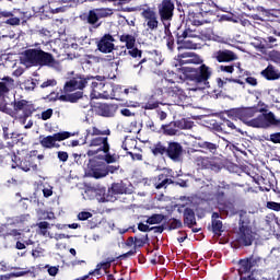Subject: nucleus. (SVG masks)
<instances>
[{
  "label": "nucleus",
  "instance_id": "f257e3e1",
  "mask_svg": "<svg viewBox=\"0 0 280 280\" xmlns=\"http://www.w3.org/2000/svg\"><path fill=\"white\" fill-rule=\"evenodd\" d=\"M11 106L12 108L8 107V103L1 102L0 113H4L9 117H12V119H16L22 126H25L27 119L36 113V105L25 98H14L11 102Z\"/></svg>",
  "mask_w": 280,
  "mask_h": 280
},
{
  "label": "nucleus",
  "instance_id": "f03ea898",
  "mask_svg": "<svg viewBox=\"0 0 280 280\" xmlns=\"http://www.w3.org/2000/svg\"><path fill=\"white\" fill-rule=\"evenodd\" d=\"M236 215L238 217V229L236 231V242L241 246H253L255 242V231L253 225L255 224V213L248 210H237Z\"/></svg>",
  "mask_w": 280,
  "mask_h": 280
},
{
  "label": "nucleus",
  "instance_id": "7ed1b4c3",
  "mask_svg": "<svg viewBox=\"0 0 280 280\" xmlns=\"http://www.w3.org/2000/svg\"><path fill=\"white\" fill-rule=\"evenodd\" d=\"M233 191H235V184L220 182L219 185L214 186L212 192L205 195V198L208 202H217L222 211H231L233 203L229 200V195Z\"/></svg>",
  "mask_w": 280,
  "mask_h": 280
},
{
  "label": "nucleus",
  "instance_id": "20e7f679",
  "mask_svg": "<svg viewBox=\"0 0 280 280\" xmlns=\"http://www.w3.org/2000/svg\"><path fill=\"white\" fill-rule=\"evenodd\" d=\"M23 60L26 65H31V67H56V65H58V61L51 52L38 48L24 50Z\"/></svg>",
  "mask_w": 280,
  "mask_h": 280
},
{
  "label": "nucleus",
  "instance_id": "39448f33",
  "mask_svg": "<svg viewBox=\"0 0 280 280\" xmlns=\"http://www.w3.org/2000/svg\"><path fill=\"white\" fill-rule=\"evenodd\" d=\"M183 71L186 80H190V82L202 86V89L209 88V79L213 73L209 66L203 63L198 68L185 67Z\"/></svg>",
  "mask_w": 280,
  "mask_h": 280
},
{
  "label": "nucleus",
  "instance_id": "423d86ee",
  "mask_svg": "<svg viewBox=\"0 0 280 280\" xmlns=\"http://www.w3.org/2000/svg\"><path fill=\"white\" fill-rule=\"evenodd\" d=\"M158 91L161 93V95L165 94L167 97L175 98L173 102L174 104H180L183 100L187 98V95H185V90L180 89L175 83H172L165 79H161L156 83Z\"/></svg>",
  "mask_w": 280,
  "mask_h": 280
},
{
  "label": "nucleus",
  "instance_id": "0eeeda50",
  "mask_svg": "<svg viewBox=\"0 0 280 280\" xmlns=\"http://www.w3.org/2000/svg\"><path fill=\"white\" fill-rule=\"evenodd\" d=\"M73 137V133L69 131H59L49 136H39V144L44 150H58L60 148V143L58 141H66V139H70Z\"/></svg>",
  "mask_w": 280,
  "mask_h": 280
},
{
  "label": "nucleus",
  "instance_id": "6e6552de",
  "mask_svg": "<svg viewBox=\"0 0 280 280\" xmlns=\"http://www.w3.org/2000/svg\"><path fill=\"white\" fill-rule=\"evenodd\" d=\"M257 113H264V109H260L257 106L252 107H238L225 110V115L230 117V119H240L244 124H247Z\"/></svg>",
  "mask_w": 280,
  "mask_h": 280
},
{
  "label": "nucleus",
  "instance_id": "1a4fd4ad",
  "mask_svg": "<svg viewBox=\"0 0 280 280\" xmlns=\"http://www.w3.org/2000/svg\"><path fill=\"white\" fill-rule=\"evenodd\" d=\"M246 126L250 128H270V126H275L276 128H280V119H277L275 113L269 112L265 115H259L256 118H250L248 122H245Z\"/></svg>",
  "mask_w": 280,
  "mask_h": 280
},
{
  "label": "nucleus",
  "instance_id": "9d476101",
  "mask_svg": "<svg viewBox=\"0 0 280 280\" xmlns=\"http://www.w3.org/2000/svg\"><path fill=\"white\" fill-rule=\"evenodd\" d=\"M11 167L12 170H22V172H38V164H36V160L32 155H25L24 158H20L15 153L11 156Z\"/></svg>",
  "mask_w": 280,
  "mask_h": 280
},
{
  "label": "nucleus",
  "instance_id": "9b49d317",
  "mask_svg": "<svg viewBox=\"0 0 280 280\" xmlns=\"http://www.w3.org/2000/svg\"><path fill=\"white\" fill-rule=\"evenodd\" d=\"M91 82V75L75 74L63 85L65 93H73V91H84L86 84Z\"/></svg>",
  "mask_w": 280,
  "mask_h": 280
},
{
  "label": "nucleus",
  "instance_id": "f8f14e48",
  "mask_svg": "<svg viewBox=\"0 0 280 280\" xmlns=\"http://www.w3.org/2000/svg\"><path fill=\"white\" fill-rule=\"evenodd\" d=\"M259 264H261V257H248L238 260V277L245 275H254L255 268H259Z\"/></svg>",
  "mask_w": 280,
  "mask_h": 280
},
{
  "label": "nucleus",
  "instance_id": "ddd939ff",
  "mask_svg": "<svg viewBox=\"0 0 280 280\" xmlns=\"http://www.w3.org/2000/svg\"><path fill=\"white\" fill-rule=\"evenodd\" d=\"M89 148H97L96 150H89L88 156H95L100 152H107L110 150V142H108V136H97L90 140Z\"/></svg>",
  "mask_w": 280,
  "mask_h": 280
},
{
  "label": "nucleus",
  "instance_id": "4468645a",
  "mask_svg": "<svg viewBox=\"0 0 280 280\" xmlns=\"http://www.w3.org/2000/svg\"><path fill=\"white\" fill-rule=\"evenodd\" d=\"M174 10H176V5L173 0H162L160 4H158V13L162 23H167L174 19Z\"/></svg>",
  "mask_w": 280,
  "mask_h": 280
},
{
  "label": "nucleus",
  "instance_id": "2eb2a0df",
  "mask_svg": "<svg viewBox=\"0 0 280 280\" xmlns=\"http://www.w3.org/2000/svg\"><path fill=\"white\" fill-rule=\"evenodd\" d=\"M183 144L179 142L173 140L166 142V156L171 159V161L178 163V161L183 159Z\"/></svg>",
  "mask_w": 280,
  "mask_h": 280
},
{
  "label": "nucleus",
  "instance_id": "dca6fc26",
  "mask_svg": "<svg viewBox=\"0 0 280 280\" xmlns=\"http://www.w3.org/2000/svg\"><path fill=\"white\" fill-rule=\"evenodd\" d=\"M91 82V97L92 100H100L102 97V90L104 89V82H106V77L104 75H90Z\"/></svg>",
  "mask_w": 280,
  "mask_h": 280
},
{
  "label": "nucleus",
  "instance_id": "f3484780",
  "mask_svg": "<svg viewBox=\"0 0 280 280\" xmlns=\"http://www.w3.org/2000/svg\"><path fill=\"white\" fill-rule=\"evenodd\" d=\"M142 19H144L147 23L148 30H151V32H154V30H159V15L156 14V11L152 8H147L141 12Z\"/></svg>",
  "mask_w": 280,
  "mask_h": 280
},
{
  "label": "nucleus",
  "instance_id": "a211bd4d",
  "mask_svg": "<svg viewBox=\"0 0 280 280\" xmlns=\"http://www.w3.org/2000/svg\"><path fill=\"white\" fill-rule=\"evenodd\" d=\"M115 37L110 34H105L98 42H97V49L102 54H110L115 49Z\"/></svg>",
  "mask_w": 280,
  "mask_h": 280
},
{
  "label": "nucleus",
  "instance_id": "6ab92c4d",
  "mask_svg": "<svg viewBox=\"0 0 280 280\" xmlns=\"http://www.w3.org/2000/svg\"><path fill=\"white\" fill-rule=\"evenodd\" d=\"M212 59L217 62H234V60H237V55L233 50L220 49L213 51Z\"/></svg>",
  "mask_w": 280,
  "mask_h": 280
},
{
  "label": "nucleus",
  "instance_id": "aec40b11",
  "mask_svg": "<svg viewBox=\"0 0 280 280\" xmlns=\"http://www.w3.org/2000/svg\"><path fill=\"white\" fill-rule=\"evenodd\" d=\"M95 113L101 117H115V114L117 113V104L97 103Z\"/></svg>",
  "mask_w": 280,
  "mask_h": 280
},
{
  "label": "nucleus",
  "instance_id": "412c9836",
  "mask_svg": "<svg viewBox=\"0 0 280 280\" xmlns=\"http://www.w3.org/2000/svg\"><path fill=\"white\" fill-rule=\"evenodd\" d=\"M188 21L191 23V25L196 26L205 25V23H211V20L206 18L200 10L189 11Z\"/></svg>",
  "mask_w": 280,
  "mask_h": 280
},
{
  "label": "nucleus",
  "instance_id": "4be33fe9",
  "mask_svg": "<svg viewBox=\"0 0 280 280\" xmlns=\"http://www.w3.org/2000/svg\"><path fill=\"white\" fill-rule=\"evenodd\" d=\"M177 65L183 67L184 65H198V56L194 52H182L175 57Z\"/></svg>",
  "mask_w": 280,
  "mask_h": 280
},
{
  "label": "nucleus",
  "instance_id": "5701e85b",
  "mask_svg": "<svg viewBox=\"0 0 280 280\" xmlns=\"http://www.w3.org/2000/svg\"><path fill=\"white\" fill-rule=\"evenodd\" d=\"M90 174L92 178H106V163L96 162L95 164H92L90 168Z\"/></svg>",
  "mask_w": 280,
  "mask_h": 280
},
{
  "label": "nucleus",
  "instance_id": "b1692460",
  "mask_svg": "<svg viewBox=\"0 0 280 280\" xmlns=\"http://www.w3.org/2000/svg\"><path fill=\"white\" fill-rule=\"evenodd\" d=\"M96 200L98 202H115L117 200V197L110 194L109 190L106 191V188H97L95 190Z\"/></svg>",
  "mask_w": 280,
  "mask_h": 280
},
{
  "label": "nucleus",
  "instance_id": "393cba45",
  "mask_svg": "<svg viewBox=\"0 0 280 280\" xmlns=\"http://www.w3.org/2000/svg\"><path fill=\"white\" fill-rule=\"evenodd\" d=\"M183 218H184V224L188 229H194V226L198 224V222L196 221V212L191 208L184 209Z\"/></svg>",
  "mask_w": 280,
  "mask_h": 280
},
{
  "label": "nucleus",
  "instance_id": "a878e982",
  "mask_svg": "<svg viewBox=\"0 0 280 280\" xmlns=\"http://www.w3.org/2000/svg\"><path fill=\"white\" fill-rule=\"evenodd\" d=\"M170 185H174V182L170 176H167V174H160L155 177V189H167Z\"/></svg>",
  "mask_w": 280,
  "mask_h": 280
},
{
  "label": "nucleus",
  "instance_id": "bb28decb",
  "mask_svg": "<svg viewBox=\"0 0 280 280\" xmlns=\"http://www.w3.org/2000/svg\"><path fill=\"white\" fill-rule=\"evenodd\" d=\"M12 86H14V79L11 77L2 78L0 81V97H5L10 93Z\"/></svg>",
  "mask_w": 280,
  "mask_h": 280
},
{
  "label": "nucleus",
  "instance_id": "cd10ccee",
  "mask_svg": "<svg viewBox=\"0 0 280 280\" xmlns=\"http://www.w3.org/2000/svg\"><path fill=\"white\" fill-rule=\"evenodd\" d=\"M112 196H119L124 194H130V190L128 189V186L124 182L120 183H113L110 188H108Z\"/></svg>",
  "mask_w": 280,
  "mask_h": 280
},
{
  "label": "nucleus",
  "instance_id": "c85d7f7f",
  "mask_svg": "<svg viewBox=\"0 0 280 280\" xmlns=\"http://www.w3.org/2000/svg\"><path fill=\"white\" fill-rule=\"evenodd\" d=\"M100 100H115V88L113 84L106 83V81H104Z\"/></svg>",
  "mask_w": 280,
  "mask_h": 280
},
{
  "label": "nucleus",
  "instance_id": "c756f323",
  "mask_svg": "<svg viewBox=\"0 0 280 280\" xmlns=\"http://www.w3.org/2000/svg\"><path fill=\"white\" fill-rule=\"evenodd\" d=\"M161 130H163V135H166V137H175V135H178V125L176 121H171L170 124L162 125Z\"/></svg>",
  "mask_w": 280,
  "mask_h": 280
},
{
  "label": "nucleus",
  "instance_id": "7c9ffc66",
  "mask_svg": "<svg viewBox=\"0 0 280 280\" xmlns=\"http://www.w3.org/2000/svg\"><path fill=\"white\" fill-rule=\"evenodd\" d=\"M177 50L183 51V49H196L198 45L189 38L176 39Z\"/></svg>",
  "mask_w": 280,
  "mask_h": 280
},
{
  "label": "nucleus",
  "instance_id": "2f4dec72",
  "mask_svg": "<svg viewBox=\"0 0 280 280\" xmlns=\"http://www.w3.org/2000/svg\"><path fill=\"white\" fill-rule=\"evenodd\" d=\"M199 11L202 13V15L206 19H207V16H213V14H215V3L202 2L200 4Z\"/></svg>",
  "mask_w": 280,
  "mask_h": 280
},
{
  "label": "nucleus",
  "instance_id": "473e14b6",
  "mask_svg": "<svg viewBox=\"0 0 280 280\" xmlns=\"http://www.w3.org/2000/svg\"><path fill=\"white\" fill-rule=\"evenodd\" d=\"M119 40L121 43H125L126 49H132V47H135V45H137V37H135V35L125 33L122 35H119Z\"/></svg>",
  "mask_w": 280,
  "mask_h": 280
},
{
  "label": "nucleus",
  "instance_id": "72a5a7b5",
  "mask_svg": "<svg viewBox=\"0 0 280 280\" xmlns=\"http://www.w3.org/2000/svg\"><path fill=\"white\" fill-rule=\"evenodd\" d=\"M161 102H159V100H156L155 95H151L147 103H144L142 105L143 110H156L159 108V106H161Z\"/></svg>",
  "mask_w": 280,
  "mask_h": 280
},
{
  "label": "nucleus",
  "instance_id": "f704fd0d",
  "mask_svg": "<svg viewBox=\"0 0 280 280\" xmlns=\"http://www.w3.org/2000/svg\"><path fill=\"white\" fill-rule=\"evenodd\" d=\"M262 78H266V80H279L280 75L275 70V66L269 65L265 70L261 71Z\"/></svg>",
  "mask_w": 280,
  "mask_h": 280
},
{
  "label": "nucleus",
  "instance_id": "c9c22d12",
  "mask_svg": "<svg viewBox=\"0 0 280 280\" xmlns=\"http://www.w3.org/2000/svg\"><path fill=\"white\" fill-rule=\"evenodd\" d=\"M174 35L176 37V40L185 39V38H196V35L190 28H177V31L174 32Z\"/></svg>",
  "mask_w": 280,
  "mask_h": 280
},
{
  "label": "nucleus",
  "instance_id": "e433bc0d",
  "mask_svg": "<svg viewBox=\"0 0 280 280\" xmlns=\"http://www.w3.org/2000/svg\"><path fill=\"white\" fill-rule=\"evenodd\" d=\"M151 152L153 156H166L167 154V145L163 144L161 141H158L153 147L151 148Z\"/></svg>",
  "mask_w": 280,
  "mask_h": 280
},
{
  "label": "nucleus",
  "instance_id": "4c0bfd02",
  "mask_svg": "<svg viewBox=\"0 0 280 280\" xmlns=\"http://www.w3.org/2000/svg\"><path fill=\"white\" fill-rule=\"evenodd\" d=\"M198 147L201 148V150H206V152H210L211 154H215V152H218V149L220 148L218 143L209 141L198 142Z\"/></svg>",
  "mask_w": 280,
  "mask_h": 280
},
{
  "label": "nucleus",
  "instance_id": "58836bf2",
  "mask_svg": "<svg viewBox=\"0 0 280 280\" xmlns=\"http://www.w3.org/2000/svg\"><path fill=\"white\" fill-rule=\"evenodd\" d=\"M166 47L170 51H174L176 49V39L174 38V35H172V31L170 28L165 30V37Z\"/></svg>",
  "mask_w": 280,
  "mask_h": 280
},
{
  "label": "nucleus",
  "instance_id": "ea45409f",
  "mask_svg": "<svg viewBox=\"0 0 280 280\" xmlns=\"http://www.w3.org/2000/svg\"><path fill=\"white\" fill-rule=\"evenodd\" d=\"M37 226V234L43 235V237H47L49 235V229H51V225L47 221H40L39 223L36 224Z\"/></svg>",
  "mask_w": 280,
  "mask_h": 280
},
{
  "label": "nucleus",
  "instance_id": "a19ab883",
  "mask_svg": "<svg viewBox=\"0 0 280 280\" xmlns=\"http://www.w3.org/2000/svg\"><path fill=\"white\" fill-rule=\"evenodd\" d=\"M211 229L217 237H221L222 233H224V224L220 220H211Z\"/></svg>",
  "mask_w": 280,
  "mask_h": 280
},
{
  "label": "nucleus",
  "instance_id": "79ce46f5",
  "mask_svg": "<svg viewBox=\"0 0 280 280\" xmlns=\"http://www.w3.org/2000/svg\"><path fill=\"white\" fill-rule=\"evenodd\" d=\"M105 153L103 161H105L106 165H110L113 163H117L119 160V154L117 153H110V149H107V151H103Z\"/></svg>",
  "mask_w": 280,
  "mask_h": 280
},
{
  "label": "nucleus",
  "instance_id": "37998d69",
  "mask_svg": "<svg viewBox=\"0 0 280 280\" xmlns=\"http://www.w3.org/2000/svg\"><path fill=\"white\" fill-rule=\"evenodd\" d=\"M113 262H115V258H113V257L106 258V261H105V262H101V264H98V265L96 266V268H95V270H94L95 275H101V270H102V269H103V270H108V269H110V266H112Z\"/></svg>",
  "mask_w": 280,
  "mask_h": 280
},
{
  "label": "nucleus",
  "instance_id": "c03bdc74",
  "mask_svg": "<svg viewBox=\"0 0 280 280\" xmlns=\"http://www.w3.org/2000/svg\"><path fill=\"white\" fill-rule=\"evenodd\" d=\"M176 124L178 130H191L194 128V121L186 118L176 120Z\"/></svg>",
  "mask_w": 280,
  "mask_h": 280
},
{
  "label": "nucleus",
  "instance_id": "a18cd8bd",
  "mask_svg": "<svg viewBox=\"0 0 280 280\" xmlns=\"http://www.w3.org/2000/svg\"><path fill=\"white\" fill-rule=\"evenodd\" d=\"M86 22L89 25H96V27H100V24H97L100 22V18L97 16L95 9L89 11Z\"/></svg>",
  "mask_w": 280,
  "mask_h": 280
},
{
  "label": "nucleus",
  "instance_id": "49530a36",
  "mask_svg": "<svg viewBox=\"0 0 280 280\" xmlns=\"http://www.w3.org/2000/svg\"><path fill=\"white\" fill-rule=\"evenodd\" d=\"M265 32L267 34H273V36H280L279 27H277V23L275 22H267L265 25Z\"/></svg>",
  "mask_w": 280,
  "mask_h": 280
},
{
  "label": "nucleus",
  "instance_id": "de8ad7c7",
  "mask_svg": "<svg viewBox=\"0 0 280 280\" xmlns=\"http://www.w3.org/2000/svg\"><path fill=\"white\" fill-rule=\"evenodd\" d=\"M96 15L100 19H108V16H113V9L109 8H96L94 9Z\"/></svg>",
  "mask_w": 280,
  "mask_h": 280
},
{
  "label": "nucleus",
  "instance_id": "09e8293b",
  "mask_svg": "<svg viewBox=\"0 0 280 280\" xmlns=\"http://www.w3.org/2000/svg\"><path fill=\"white\" fill-rule=\"evenodd\" d=\"M91 137H110V130L108 128L101 130L97 127H92Z\"/></svg>",
  "mask_w": 280,
  "mask_h": 280
},
{
  "label": "nucleus",
  "instance_id": "8fccbe9b",
  "mask_svg": "<svg viewBox=\"0 0 280 280\" xmlns=\"http://www.w3.org/2000/svg\"><path fill=\"white\" fill-rule=\"evenodd\" d=\"M165 220L164 214H152L147 219V224H161Z\"/></svg>",
  "mask_w": 280,
  "mask_h": 280
},
{
  "label": "nucleus",
  "instance_id": "3c124183",
  "mask_svg": "<svg viewBox=\"0 0 280 280\" xmlns=\"http://www.w3.org/2000/svg\"><path fill=\"white\" fill-rule=\"evenodd\" d=\"M210 164H211V158H202V156L197 158V165L201 170H209Z\"/></svg>",
  "mask_w": 280,
  "mask_h": 280
},
{
  "label": "nucleus",
  "instance_id": "603ef678",
  "mask_svg": "<svg viewBox=\"0 0 280 280\" xmlns=\"http://www.w3.org/2000/svg\"><path fill=\"white\" fill-rule=\"evenodd\" d=\"M208 170H211L212 172H220L222 170V163L215 159V158H211L210 160V166Z\"/></svg>",
  "mask_w": 280,
  "mask_h": 280
},
{
  "label": "nucleus",
  "instance_id": "864d4df0",
  "mask_svg": "<svg viewBox=\"0 0 280 280\" xmlns=\"http://www.w3.org/2000/svg\"><path fill=\"white\" fill-rule=\"evenodd\" d=\"M162 80H166V82L176 84V80H178V74L174 71H167L166 73H164Z\"/></svg>",
  "mask_w": 280,
  "mask_h": 280
},
{
  "label": "nucleus",
  "instance_id": "5fc2aeb1",
  "mask_svg": "<svg viewBox=\"0 0 280 280\" xmlns=\"http://www.w3.org/2000/svg\"><path fill=\"white\" fill-rule=\"evenodd\" d=\"M218 73H234L235 72V65H221L217 68Z\"/></svg>",
  "mask_w": 280,
  "mask_h": 280
},
{
  "label": "nucleus",
  "instance_id": "6e6d98bb",
  "mask_svg": "<svg viewBox=\"0 0 280 280\" xmlns=\"http://www.w3.org/2000/svg\"><path fill=\"white\" fill-rule=\"evenodd\" d=\"M8 237H16L18 240H21V230L13 229L7 233H2L3 240H8Z\"/></svg>",
  "mask_w": 280,
  "mask_h": 280
},
{
  "label": "nucleus",
  "instance_id": "4d7b16f0",
  "mask_svg": "<svg viewBox=\"0 0 280 280\" xmlns=\"http://www.w3.org/2000/svg\"><path fill=\"white\" fill-rule=\"evenodd\" d=\"M82 97H84V92L82 90L69 94L70 104H75V102L82 100Z\"/></svg>",
  "mask_w": 280,
  "mask_h": 280
},
{
  "label": "nucleus",
  "instance_id": "13d9d810",
  "mask_svg": "<svg viewBox=\"0 0 280 280\" xmlns=\"http://www.w3.org/2000/svg\"><path fill=\"white\" fill-rule=\"evenodd\" d=\"M128 55L131 56V58L140 60L141 56H143V51L133 46L132 48H128Z\"/></svg>",
  "mask_w": 280,
  "mask_h": 280
},
{
  "label": "nucleus",
  "instance_id": "bf43d9fd",
  "mask_svg": "<svg viewBox=\"0 0 280 280\" xmlns=\"http://www.w3.org/2000/svg\"><path fill=\"white\" fill-rule=\"evenodd\" d=\"M175 229H183V221L173 218L168 224V231H175Z\"/></svg>",
  "mask_w": 280,
  "mask_h": 280
},
{
  "label": "nucleus",
  "instance_id": "052dcab7",
  "mask_svg": "<svg viewBox=\"0 0 280 280\" xmlns=\"http://www.w3.org/2000/svg\"><path fill=\"white\" fill-rule=\"evenodd\" d=\"M50 14H60V12H65L62 7L54 5V1H48Z\"/></svg>",
  "mask_w": 280,
  "mask_h": 280
},
{
  "label": "nucleus",
  "instance_id": "680f3d73",
  "mask_svg": "<svg viewBox=\"0 0 280 280\" xmlns=\"http://www.w3.org/2000/svg\"><path fill=\"white\" fill-rule=\"evenodd\" d=\"M119 165L105 164L106 176H108V174H116V172H119Z\"/></svg>",
  "mask_w": 280,
  "mask_h": 280
},
{
  "label": "nucleus",
  "instance_id": "e2e57ef3",
  "mask_svg": "<svg viewBox=\"0 0 280 280\" xmlns=\"http://www.w3.org/2000/svg\"><path fill=\"white\" fill-rule=\"evenodd\" d=\"M57 158L61 163H67L69 161V153L67 151H58Z\"/></svg>",
  "mask_w": 280,
  "mask_h": 280
},
{
  "label": "nucleus",
  "instance_id": "0e129e2a",
  "mask_svg": "<svg viewBox=\"0 0 280 280\" xmlns=\"http://www.w3.org/2000/svg\"><path fill=\"white\" fill-rule=\"evenodd\" d=\"M266 208L271 211H280V203L276 201H267Z\"/></svg>",
  "mask_w": 280,
  "mask_h": 280
},
{
  "label": "nucleus",
  "instance_id": "69168bd1",
  "mask_svg": "<svg viewBox=\"0 0 280 280\" xmlns=\"http://www.w3.org/2000/svg\"><path fill=\"white\" fill-rule=\"evenodd\" d=\"M52 116H54V109H51V108H48V109L42 112L43 121H47V119H51Z\"/></svg>",
  "mask_w": 280,
  "mask_h": 280
},
{
  "label": "nucleus",
  "instance_id": "338daca9",
  "mask_svg": "<svg viewBox=\"0 0 280 280\" xmlns=\"http://www.w3.org/2000/svg\"><path fill=\"white\" fill-rule=\"evenodd\" d=\"M24 89L25 91H34V89H36V82H34V80L24 82Z\"/></svg>",
  "mask_w": 280,
  "mask_h": 280
},
{
  "label": "nucleus",
  "instance_id": "774afa93",
  "mask_svg": "<svg viewBox=\"0 0 280 280\" xmlns=\"http://www.w3.org/2000/svg\"><path fill=\"white\" fill-rule=\"evenodd\" d=\"M269 141L271 143H280V132L271 133Z\"/></svg>",
  "mask_w": 280,
  "mask_h": 280
}]
</instances>
